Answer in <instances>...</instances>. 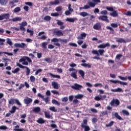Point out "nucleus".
Instances as JSON below:
<instances>
[{
  "label": "nucleus",
  "instance_id": "nucleus-48",
  "mask_svg": "<svg viewBox=\"0 0 131 131\" xmlns=\"http://www.w3.org/2000/svg\"><path fill=\"white\" fill-rule=\"evenodd\" d=\"M56 12H61L62 11V7L59 6L55 8Z\"/></svg>",
  "mask_w": 131,
  "mask_h": 131
},
{
  "label": "nucleus",
  "instance_id": "nucleus-61",
  "mask_svg": "<svg viewBox=\"0 0 131 131\" xmlns=\"http://www.w3.org/2000/svg\"><path fill=\"white\" fill-rule=\"evenodd\" d=\"M100 14H101V15H107L108 12L106 10H103L101 11Z\"/></svg>",
  "mask_w": 131,
  "mask_h": 131
},
{
  "label": "nucleus",
  "instance_id": "nucleus-52",
  "mask_svg": "<svg viewBox=\"0 0 131 131\" xmlns=\"http://www.w3.org/2000/svg\"><path fill=\"white\" fill-rule=\"evenodd\" d=\"M6 41L5 39L0 38V46H4V42Z\"/></svg>",
  "mask_w": 131,
  "mask_h": 131
},
{
  "label": "nucleus",
  "instance_id": "nucleus-21",
  "mask_svg": "<svg viewBox=\"0 0 131 131\" xmlns=\"http://www.w3.org/2000/svg\"><path fill=\"white\" fill-rule=\"evenodd\" d=\"M111 92H113L114 93H121L123 91L121 88H118L117 89H111Z\"/></svg>",
  "mask_w": 131,
  "mask_h": 131
},
{
  "label": "nucleus",
  "instance_id": "nucleus-43",
  "mask_svg": "<svg viewBox=\"0 0 131 131\" xmlns=\"http://www.w3.org/2000/svg\"><path fill=\"white\" fill-rule=\"evenodd\" d=\"M106 29H108L109 30H110L111 32L113 34H114V30L113 29V28L110 27V26H107L106 27Z\"/></svg>",
  "mask_w": 131,
  "mask_h": 131
},
{
  "label": "nucleus",
  "instance_id": "nucleus-33",
  "mask_svg": "<svg viewBox=\"0 0 131 131\" xmlns=\"http://www.w3.org/2000/svg\"><path fill=\"white\" fill-rule=\"evenodd\" d=\"M44 61H45V62H47L48 63H52V62H53V60L50 57L45 58L44 59Z\"/></svg>",
  "mask_w": 131,
  "mask_h": 131
},
{
  "label": "nucleus",
  "instance_id": "nucleus-13",
  "mask_svg": "<svg viewBox=\"0 0 131 131\" xmlns=\"http://www.w3.org/2000/svg\"><path fill=\"white\" fill-rule=\"evenodd\" d=\"M62 1H66V0H54V2H50V5L51 6H57L60 4V2L62 3Z\"/></svg>",
  "mask_w": 131,
  "mask_h": 131
},
{
  "label": "nucleus",
  "instance_id": "nucleus-18",
  "mask_svg": "<svg viewBox=\"0 0 131 131\" xmlns=\"http://www.w3.org/2000/svg\"><path fill=\"white\" fill-rule=\"evenodd\" d=\"M52 86L55 90H58L59 89V86H58V83L57 82H52Z\"/></svg>",
  "mask_w": 131,
  "mask_h": 131
},
{
  "label": "nucleus",
  "instance_id": "nucleus-62",
  "mask_svg": "<svg viewBox=\"0 0 131 131\" xmlns=\"http://www.w3.org/2000/svg\"><path fill=\"white\" fill-rule=\"evenodd\" d=\"M62 102H67L68 101V97H63L61 99Z\"/></svg>",
  "mask_w": 131,
  "mask_h": 131
},
{
  "label": "nucleus",
  "instance_id": "nucleus-22",
  "mask_svg": "<svg viewBox=\"0 0 131 131\" xmlns=\"http://www.w3.org/2000/svg\"><path fill=\"white\" fill-rule=\"evenodd\" d=\"M19 109V108L16 107L15 106H13L12 107V109L11 111H9L11 113V114H13V113H15L16 112V110Z\"/></svg>",
  "mask_w": 131,
  "mask_h": 131
},
{
  "label": "nucleus",
  "instance_id": "nucleus-35",
  "mask_svg": "<svg viewBox=\"0 0 131 131\" xmlns=\"http://www.w3.org/2000/svg\"><path fill=\"white\" fill-rule=\"evenodd\" d=\"M105 115H108V112L107 111L101 112L100 115V117H102V116H104Z\"/></svg>",
  "mask_w": 131,
  "mask_h": 131
},
{
  "label": "nucleus",
  "instance_id": "nucleus-20",
  "mask_svg": "<svg viewBox=\"0 0 131 131\" xmlns=\"http://www.w3.org/2000/svg\"><path fill=\"white\" fill-rule=\"evenodd\" d=\"M37 123H39V124H43V123H46V120H43L42 118H39L37 120Z\"/></svg>",
  "mask_w": 131,
  "mask_h": 131
},
{
  "label": "nucleus",
  "instance_id": "nucleus-32",
  "mask_svg": "<svg viewBox=\"0 0 131 131\" xmlns=\"http://www.w3.org/2000/svg\"><path fill=\"white\" fill-rule=\"evenodd\" d=\"M122 113L123 114V115H126V116H128L129 115V113L125 110H123L122 111Z\"/></svg>",
  "mask_w": 131,
  "mask_h": 131
},
{
  "label": "nucleus",
  "instance_id": "nucleus-26",
  "mask_svg": "<svg viewBox=\"0 0 131 131\" xmlns=\"http://www.w3.org/2000/svg\"><path fill=\"white\" fill-rule=\"evenodd\" d=\"M49 75H50V76H52V77H53V78H58L59 79H61V76H60V75H54L52 73H50Z\"/></svg>",
  "mask_w": 131,
  "mask_h": 131
},
{
  "label": "nucleus",
  "instance_id": "nucleus-53",
  "mask_svg": "<svg viewBox=\"0 0 131 131\" xmlns=\"http://www.w3.org/2000/svg\"><path fill=\"white\" fill-rule=\"evenodd\" d=\"M20 71V69L19 68H16L14 71H12V73H17Z\"/></svg>",
  "mask_w": 131,
  "mask_h": 131
},
{
  "label": "nucleus",
  "instance_id": "nucleus-42",
  "mask_svg": "<svg viewBox=\"0 0 131 131\" xmlns=\"http://www.w3.org/2000/svg\"><path fill=\"white\" fill-rule=\"evenodd\" d=\"M98 53H99V55L100 56H103V54H104V53H105V51H104L103 49H100L98 50Z\"/></svg>",
  "mask_w": 131,
  "mask_h": 131
},
{
  "label": "nucleus",
  "instance_id": "nucleus-3",
  "mask_svg": "<svg viewBox=\"0 0 131 131\" xmlns=\"http://www.w3.org/2000/svg\"><path fill=\"white\" fill-rule=\"evenodd\" d=\"M51 41L54 43V46H56L57 47H60V45L59 43V41L61 42V43H67V39H61V38H53Z\"/></svg>",
  "mask_w": 131,
  "mask_h": 131
},
{
  "label": "nucleus",
  "instance_id": "nucleus-44",
  "mask_svg": "<svg viewBox=\"0 0 131 131\" xmlns=\"http://www.w3.org/2000/svg\"><path fill=\"white\" fill-rule=\"evenodd\" d=\"M118 78H120V79H121V80H127V77H122L121 76H118Z\"/></svg>",
  "mask_w": 131,
  "mask_h": 131
},
{
  "label": "nucleus",
  "instance_id": "nucleus-40",
  "mask_svg": "<svg viewBox=\"0 0 131 131\" xmlns=\"http://www.w3.org/2000/svg\"><path fill=\"white\" fill-rule=\"evenodd\" d=\"M75 99H82L83 95L82 94H78L75 96Z\"/></svg>",
  "mask_w": 131,
  "mask_h": 131
},
{
  "label": "nucleus",
  "instance_id": "nucleus-50",
  "mask_svg": "<svg viewBox=\"0 0 131 131\" xmlns=\"http://www.w3.org/2000/svg\"><path fill=\"white\" fill-rule=\"evenodd\" d=\"M111 26L113 28H117L118 27V25H117V24L112 23L111 24Z\"/></svg>",
  "mask_w": 131,
  "mask_h": 131
},
{
  "label": "nucleus",
  "instance_id": "nucleus-15",
  "mask_svg": "<svg viewBox=\"0 0 131 131\" xmlns=\"http://www.w3.org/2000/svg\"><path fill=\"white\" fill-rule=\"evenodd\" d=\"M106 47H110V44L108 42L105 44H101L98 46V49H105Z\"/></svg>",
  "mask_w": 131,
  "mask_h": 131
},
{
  "label": "nucleus",
  "instance_id": "nucleus-24",
  "mask_svg": "<svg viewBox=\"0 0 131 131\" xmlns=\"http://www.w3.org/2000/svg\"><path fill=\"white\" fill-rule=\"evenodd\" d=\"M114 116L117 118V119H118V120H123V119L118 115V113H115Z\"/></svg>",
  "mask_w": 131,
  "mask_h": 131
},
{
  "label": "nucleus",
  "instance_id": "nucleus-37",
  "mask_svg": "<svg viewBox=\"0 0 131 131\" xmlns=\"http://www.w3.org/2000/svg\"><path fill=\"white\" fill-rule=\"evenodd\" d=\"M52 104H55V105H57V106H59L60 105V103H59V102L55 99H53L52 100Z\"/></svg>",
  "mask_w": 131,
  "mask_h": 131
},
{
  "label": "nucleus",
  "instance_id": "nucleus-41",
  "mask_svg": "<svg viewBox=\"0 0 131 131\" xmlns=\"http://www.w3.org/2000/svg\"><path fill=\"white\" fill-rule=\"evenodd\" d=\"M44 113L46 118H51V115H50V113L47 112H45Z\"/></svg>",
  "mask_w": 131,
  "mask_h": 131
},
{
  "label": "nucleus",
  "instance_id": "nucleus-11",
  "mask_svg": "<svg viewBox=\"0 0 131 131\" xmlns=\"http://www.w3.org/2000/svg\"><path fill=\"white\" fill-rule=\"evenodd\" d=\"M111 82H112L113 83H119L120 84L122 85H127V83L122 82L121 81L119 80H111Z\"/></svg>",
  "mask_w": 131,
  "mask_h": 131
},
{
  "label": "nucleus",
  "instance_id": "nucleus-12",
  "mask_svg": "<svg viewBox=\"0 0 131 131\" xmlns=\"http://www.w3.org/2000/svg\"><path fill=\"white\" fill-rule=\"evenodd\" d=\"M93 29H95V30H101V29H102L101 23H97L95 24L93 26Z\"/></svg>",
  "mask_w": 131,
  "mask_h": 131
},
{
  "label": "nucleus",
  "instance_id": "nucleus-36",
  "mask_svg": "<svg viewBox=\"0 0 131 131\" xmlns=\"http://www.w3.org/2000/svg\"><path fill=\"white\" fill-rule=\"evenodd\" d=\"M80 15L82 17H86V16H89V13L85 12H82L80 13Z\"/></svg>",
  "mask_w": 131,
  "mask_h": 131
},
{
  "label": "nucleus",
  "instance_id": "nucleus-51",
  "mask_svg": "<svg viewBox=\"0 0 131 131\" xmlns=\"http://www.w3.org/2000/svg\"><path fill=\"white\" fill-rule=\"evenodd\" d=\"M48 45V42H43L42 43V47L43 49H47V45Z\"/></svg>",
  "mask_w": 131,
  "mask_h": 131
},
{
  "label": "nucleus",
  "instance_id": "nucleus-31",
  "mask_svg": "<svg viewBox=\"0 0 131 131\" xmlns=\"http://www.w3.org/2000/svg\"><path fill=\"white\" fill-rule=\"evenodd\" d=\"M79 74L82 78H84V72L82 70H79Z\"/></svg>",
  "mask_w": 131,
  "mask_h": 131
},
{
  "label": "nucleus",
  "instance_id": "nucleus-54",
  "mask_svg": "<svg viewBox=\"0 0 131 131\" xmlns=\"http://www.w3.org/2000/svg\"><path fill=\"white\" fill-rule=\"evenodd\" d=\"M0 129H3L4 130H6V129H8V127L5 125L0 126Z\"/></svg>",
  "mask_w": 131,
  "mask_h": 131
},
{
  "label": "nucleus",
  "instance_id": "nucleus-30",
  "mask_svg": "<svg viewBox=\"0 0 131 131\" xmlns=\"http://www.w3.org/2000/svg\"><path fill=\"white\" fill-rule=\"evenodd\" d=\"M33 112H35V113H38L40 112V107H36L34 108L33 110Z\"/></svg>",
  "mask_w": 131,
  "mask_h": 131
},
{
  "label": "nucleus",
  "instance_id": "nucleus-14",
  "mask_svg": "<svg viewBox=\"0 0 131 131\" xmlns=\"http://www.w3.org/2000/svg\"><path fill=\"white\" fill-rule=\"evenodd\" d=\"M15 48H21V49H24L26 47V44L25 43H16L14 44Z\"/></svg>",
  "mask_w": 131,
  "mask_h": 131
},
{
  "label": "nucleus",
  "instance_id": "nucleus-27",
  "mask_svg": "<svg viewBox=\"0 0 131 131\" xmlns=\"http://www.w3.org/2000/svg\"><path fill=\"white\" fill-rule=\"evenodd\" d=\"M8 4V0H0V5L1 6H6Z\"/></svg>",
  "mask_w": 131,
  "mask_h": 131
},
{
  "label": "nucleus",
  "instance_id": "nucleus-1",
  "mask_svg": "<svg viewBox=\"0 0 131 131\" xmlns=\"http://www.w3.org/2000/svg\"><path fill=\"white\" fill-rule=\"evenodd\" d=\"M4 19H6L4 20V22H9V21L17 22V21H21L22 20V18L19 17H14L11 19H10V14L9 13L2 14L0 15V21L4 20Z\"/></svg>",
  "mask_w": 131,
  "mask_h": 131
},
{
  "label": "nucleus",
  "instance_id": "nucleus-5",
  "mask_svg": "<svg viewBox=\"0 0 131 131\" xmlns=\"http://www.w3.org/2000/svg\"><path fill=\"white\" fill-rule=\"evenodd\" d=\"M69 71H70V72L74 71L71 73V76L73 77V78H74V79H77V70L74 68H70L69 69Z\"/></svg>",
  "mask_w": 131,
  "mask_h": 131
},
{
  "label": "nucleus",
  "instance_id": "nucleus-23",
  "mask_svg": "<svg viewBox=\"0 0 131 131\" xmlns=\"http://www.w3.org/2000/svg\"><path fill=\"white\" fill-rule=\"evenodd\" d=\"M110 16H112V17H117L118 16V13H117V11L114 10L113 11V13H111L110 14Z\"/></svg>",
  "mask_w": 131,
  "mask_h": 131
},
{
  "label": "nucleus",
  "instance_id": "nucleus-46",
  "mask_svg": "<svg viewBox=\"0 0 131 131\" xmlns=\"http://www.w3.org/2000/svg\"><path fill=\"white\" fill-rule=\"evenodd\" d=\"M49 110L51 111H52L53 112H57V109H56V108L55 107V106H53V107H50L49 108Z\"/></svg>",
  "mask_w": 131,
  "mask_h": 131
},
{
  "label": "nucleus",
  "instance_id": "nucleus-16",
  "mask_svg": "<svg viewBox=\"0 0 131 131\" xmlns=\"http://www.w3.org/2000/svg\"><path fill=\"white\" fill-rule=\"evenodd\" d=\"M86 37V33H82L80 35L77 37V39H83Z\"/></svg>",
  "mask_w": 131,
  "mask_h": 131
},
{
  "label": "nucleus",
  "instance_id": "nucleus-60",
  "mask_svg": "<svg viewBox=\"0 0 131 131\" xmlns=\"http://www.w3.org/2000/svg\"><path fill=\"white\" fill-rule=\"evenodd\" d=\"M68 9L69 12H73V9L71 8V4H70L68 5Z\"/></svg>",
  "mask_w": 131,
  "mask_h": 131
},
{
  "label": "nucleus",
  "instance_id": "nucleus-34",
  "mask_svg": "<svg viewBox=\"0 0 131 131\" xmlns=\"http://www.w3.org/2000/svg\"><path fill=\"white\" fill-rule=\"evenodd\" d=\"M7 43H8V45H9V46H10L11 47L13 46V42H12L11 39L9 38H7Z\"/></svg>",
  "mask_w": 131,
  "mask_h": 131
},
{
  "label": "nucleus",
  "instance_id": "nucleus-39",
  "mask_svg": "<svg viewBox=\"0 0 131 131\" xmlns=\"http://www.w3.org/2000/svg\"><path fill=\"white\" fill-rule=\"evenodd\" d=\"M43 19L45 21H51V16H49V15H46L45 16V17L43 18Z\"/></svg>",
  "mask_w": 131,
  "mask_h": 131
},
{
  "label": "nucleus",
  "instance_id": "nucleus-64",
  "mask_svg": "<svg viewBox=\"0 0 131 131\" xmlns=\"http://www.w3.org/2000/svg\"><path fill=\"white\" fill-rule=\"evenodd\" d=\"M91 111H92V112H93V113H98V110L95 108H92L91 109Z\"/></svg>",
  "mask_w": 131,
  "mask_h": 131
},
{
  "label": "nucleus",
  "instance_id": "nucleus-6",
  "mask_svg": "<svg viewBox=\"0 0 131 131\" xmlns=\"http://www.w3.org/2000/svg\"><path fill=\"white\" fill-rule=\"evenodd\" d=\"M71 88L75 91H80L81 89H83V86H82V85L77 83H75L73 85L71 86Z\"/></svg>",
  "mask_w": 131,
  "mask_h": 131
},
{
  "label": "nucleus",
  "instance_id": "nucleus-29",
  "mask_svg": "<svg viewBox=\"0 0 131 131\" xmlns=\"http://www.w3.org/2000/svg\"><path fill=\"white\" fill-rule=\"evenodd\" d=\"M12 12H14V13H19V12H21V8L19 7H17L15 8Z\"/></svg>",
  "mask_w": 131,
  "mask_h": 131
},
{
  "label": "nucleus",
  "instance_id": "nucleus-17",
  "mask_svg": "<svg viewBox=\"0 0 131 131\" xmlns=\"http://www.w3.org/2000/svg\"><path fill=\"white\" fill-rule=\"evenodd\" d=\"M54 33L55 35H57V36H63L64 35V34L62 31L58 30V31H55Z\"/></svg>",
  "mask_w": 131,
  "mask_h": 131
},
{
  "label": "nucleus",
  "instance_id": "nucleus-47",
  "mask_svg": "<svg viewBox=\"0 0 131 131\" xmlns=\"http://www.w3.org/2000/svg\"><path fill=\"white\" fill-rule=\"evenodd\" d=\"M27 32H28V33H30V35L31 36H32V35H33V31H31L29 30V29H27Z\"/></svg>",
  "mask_w": 131,
  "mask_h": 131
},
{
  "label": "nucleus",
  "instance_id": "nucleus-55",
  "mask_svg": "<svg viewBox=\"0 0 131 131\" xmlns=\"http://www.w3.org/2000/svg\"><path fill=\"white\" fill-rule=\"evenodd\" d=\"M92 53L94 54V55H97V56H99V55L98 51L95 50H94L92 51Z\"/></svg>",
  "mask_w": 131,
  "mask_h": 131
},
{
  "label": "nucleus",
  "instance_id": "nucleus-49",
  "mask_svg": "<svg viewBox=\"0 0 131 131\" xmlns=\"http://www.w3.org/2000/svg\"><path fill=\"white\" fill-rule=\"evenodd\" d=\"M51 16L52 17H58V16H59V13L57 12L52 13L51 14Z\"/></svg>",
  "mask_w": 131,
  "mask_h": 131
},
{
  "label": "nucleus",
  "instance_id": "nucleus-58",
  "mask_svg": "<svg viewBox=\"0 0 131 131\" xmlns=\"http://www.w3.org/2000/svg\"><path fill=\"white\" fill-rule=\"evenodd\" d=\"M25 5L29 6V7H32L33 4L31 2H25Z\"/></svg>",
  "mask_w": 131,
  "mask_h": 131
},
{
  "label": "nucleus",
  "instance_id": "nucleus-8",
  "mask_svg": "<svg viewBox=\"0 0 131 131\" xmlns=\"http://www.w3.org/2000/svg\"><path fill=\"white\" fill-rule=\"evenodd\" d=\"M120 104L119 100L118 99H113L110 103L111 106H118Z\"/></svg>",
  "mask_w": 131,
  "mask_h": 131
},
{
  "label": "nucleus",
  "instance_id": "nucleus-19",
  "mask_svg": "<svg viewBox=\"0 0 131 131\" xmlns=\"http://www.w3.org/2000/svg\"><path fill=\"white\" fill-rule=\"evenodd\" d=\"M66 21H68V22H72V23H74L75 21H77V18H67L66 19Z\"/></svg>",
  "mask_w": 131,
  "mask_h": 131
},
{
  "label": "nucleus",
  "instance_id": "nucleus-9",
  "mask_svg": "<svg viewBox=\"0 0 131 131\" xmlns=\"http://www.w3.org/2000/svg\"><path fill=\"white\" fill-rule=\"evenodd\" d=\"M24 103L26 105H29V104H31L32 103V99L29 97H26L25 99H24Z\"/></svg>",
  "mask_w": 131,
  "mask_h": 131
},
{
  "label": "nucleus",
  "instance_id": "nucleus-38",
  "mask_svg": "<svg viewBox=\"0 0 131 131\" xmlns=\"http://www.w3.org/2000/svg\"><path fill=\"white\" fill-rule=\"evenodd\" d=\"M114 123V121H112L108 124H106L105 125V126H106V127H111V126H112V125H113Z\"/></svg>",
  "mask_w": 131,
  "mask_h": 131
},
{
  "label": "nucleus",
  "instance_id": "nucleus-10",
  "mask_svg": "<svg viewBox=\"0 0 131 131\" xmlns=\"http://www.w3.org/2000/svg\"><path fill=\"white\" fill-rule=\"evenodd\" d=\"M99 20H101L102 21H105L107 23H109L110 21L108 19V16L106 15H101L98 18Z\"/></svg>",
  "mask_w": 131,
  "mask_h": 131
},
{
  "label": "nucleus",
  "instance_id": "nucleus-63",
  "mask_svg": "<svg viewBox=\"0 0 131 131\" xmlns=\"http://www.w3.org/2000/svg\"><path fill=\"white\" fill-rule=\"evenodd\" d=\"M106 9L108 11H111L112 12H113V11H114V9H113V7H106Z\"/></svg>",
  "mask_w": 131,
  "mask_h": 131
},
{
  "label": "nucleus",
  "instance_id": "nucleus-45",
  "mask_svg": "<svg viewBox=\"0 0 131 131\" xmlns=\"http://www.w3.org/2000/svg\"><path fill=\"white\" fill-rule=\"evenodd\" d=\"M57 24L59 26H61L64 24V23L61 21V20L57 19Z\"/></svg>",
  "mask_w": 131,
  "mask_h": 131
},
{
  "label": "nucleus",
  "instance_id": "nucleus-25",
  "mask_svg": "<svg viewBox=\"0 0 131 131\" xmlns=\"http://www.w3.org/2000/svg\"><path fill=\"white\" fill-rule=\"evenodd\" d=\"M117 42H120V43H125L126 41H125L124 39L122 38H119L116 40Z\"/></svg>",
  "mask_w": 131,
  "mask_h": 131
},
{
  "label": "nucleus",
  "instance_id": "nucleus-56",
  "mask_svg": "<svg viewBox=\"0 0 131 131\" xmlns=\"http://www.w3.org/2000/svg\"><path fill=\"white\" fill-rule=\"evenodd\" d=\"M30 78L32 82H34V81H35V77L34 76H31Z\"/></svg>",
  "mask_w": 131,
  "mask_h": 131
},
{
  "label": "nucleus",
  "instance_id": "nucleus-28",
  "mask_svg": "<svg viewBox=\"0 0 131 131\" xmlns=\"http://www.w3.org/2000/svg\"><path fill=\"white\" fill-rule=\"evenodd\" d=\"M15 99L11 98L8 101L9 105H14L15 102Z\"/></svg>",
  "mask_w": 131,
  "mask_h": 131
},
{
  "label": "nucleus",
  "instance_id": "nucleus-59",
  "mask_svg": "<svg viewBox=\"0 0 131 131\" xmlns=\"http://www.w3.org/2000/svg\"><path fill=\"white\" fill-rule=\"evenodd\" d=\"M16 3H18V0H12V1H10L9 2V4L10 5H14V4H15Z\"/></svg>",
  "mask_w": 131,
  "mask_h": 131
},
{
  "label": "nucleus",
  "instance_id": "nucleus-57",
  "mask_svg": "<svg viewBox=\"0 0 131 131\" xmlns=\"http://www.w3.org/2000/svg\"><path fill=\"white\" fill-rule=\"evenodd\" d=\"M51 93H52V94H54V95H59V91L56 90H52Z\"/></svg>",
  "mask_w": 131,
  "mask_h": 131
},
{
  "label": "nucleus",
  "instance_id": "nucleus-4",
  "mask_svg": "<svg viewBox=\"0 0 131 131\" xmlns=\"http://www.w3.org/2000/svg\"><path fill=\"white\" fill-rule=\"evenodd\" d=\"M81 127H82V128H84V131H89L91 130L90 126H88V120L84 119L83 120V123L81 124Z\"/></svg>",
  "mask_w": 131,
  "mask_h": 131
},
{
  "label": "nucleus",
  "instance_id": "nucleus-7",
  "mask_svg": "<svg viewBox=\"0 0 131 131\" xmlns=\"http://www.w3.org/2000/svg\"><path fill=\"white\" fill-rule=\"evenodd\" d=\"M16 65H17V66H18V67H19V68H21V69H27L26 73V75L27 76H28V75H29V74H30V69H29L28 67L24 66L19 63H17Z\"/></svg>",
  "mask_w": 131,
  "mask_h": 131
},
{
  "label": "nucleus",
  "instance_id": "nucleus-2",
  "mask_svg": "<svg viewBox=\"0 0 131 131\" xmlns=\"http://www.w3.org/2000/svg\"><path fill=\"white\" fill-rule=\"evenodd\" d=\"M92 2H88V5H85L83 7H80V9H84L85 10H88V9H90V8H95L96 5H98L99 3H101V1L100 0H92Z\"/></svg>",
  "mask_w": 131,
  "mask_h": 131
}]
</instances>
